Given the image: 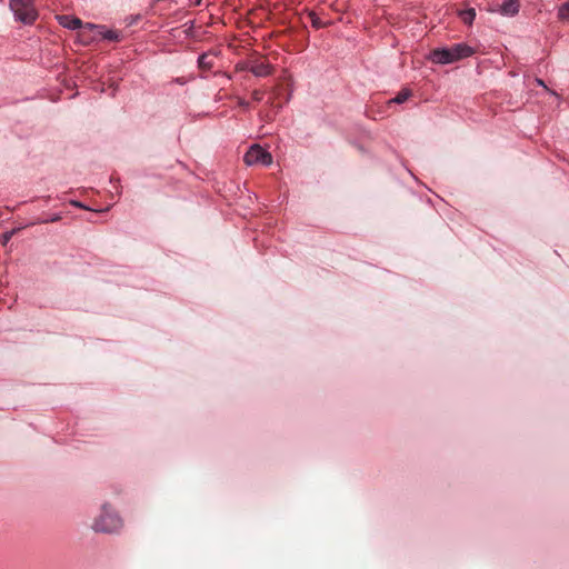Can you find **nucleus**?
Here are the masks:
<instances>
[{
	"label": "nucleus",
	"instance_id": "9d476101",
	"mask_svg": "<svg viewBox=\"0 0 569 569\" xmlns=\"http://www.w3.org/2000/svg\"><path fill=\"white\" fill-rule=\"evenodd\" d=\"M410 96H411V91L409 89L405 88L398 92V94L391 100V102H395L398 104L403 103L405 101H407L409 99Z\"/></svg>",
	"mask_w": 569,
	"mask_h": 569
},
{
	"label": "nucleus",
	"instance_id": "f257e3e1",
	"mask_svg": "<svg viewBox=\"0 0 569 569\" xmlns=\"http://www.w3.org/2000/svg\"><path fill=\"white\" fill-rule=\"evenodd\" d=\"M475 49L467 43H456L451 47L437 48L431 51L430 59L437 64H449L471 57Z\"/></svg>",
	"mask_w": 569,
	"mask_h": 569
},
{
	"label": "nucleus",
	"instance_id": "39448f33",
	"mask_svg": "<svg viewBox=\"0 0 569 569\" xmlns=\"http://www.w3.org/2000/svg\"><path fill=\"white\" fill-rule=\"evenodd\" d=\"M250 72L257 78H266L273 72V67L262 59H252Z\"/></svg>",
	"mask_w": 569,
	"mask_h": 569
},
{
	"label": "nucleus",
	"instance_id": "aec40b11",
	"mask_svg": "<svg viewBox=\"0 0 569 569\" xmlns=\"http://www.w3.org/2000/svg\"><path fill=\"white\" fill-rule=\"evenodd\" d=\"M87 26H88L89 28H94V27H96V26H94V24H92V23H88Z\"/></svg>",
	"mask_w": 569,
	"mask_h": 569
},
{
	"label": "nucleus",
	"instance_id": "2eb2a0df",
	"mask_svg": "<svg viewBox=\"0 0 569 569\" xmlns=\"http://www.w3.org/2000/svg\"><path fill=\"white\" fill-rule=\"evenodd\" d=\"M251 97H252V100L256 101V102H260L263 100V97H264V91L263 90H260V89H254L252 92H251Z\"/></svg>",
	"mask_w": 569,
	"mask_h": 569
},
{
	"label": "nucleus",
	"instance_id": "9b49d317",
	"mask_svg": "<svg viewBox=\"0 0 569 569\" xmlns=\"http://www.w3.org/2000/svg\"><path fill=\"white\" fill-rule=\"evenodd\" d=\"M198 66L202 69H210L212 67V62L209 59V54L202 53L198 58Z\"/></svg>",
	"mask_w": 569,
	"mask_h": 569
},
{
	"label": "nucleus",
	"instance_id": "ddd939ff",
	"mask_svg": "<svg viewBox=\"0 0 569 569\" xmlns=\"http://www.w3.org/2000/svg\"><path fill=\"white\" fill-rule=\"evenodd\" d=\"M252 64V59L250 60H246V61H240L236 64V70L237 71H249L250 72V67Z\"/></svg>",
	"mask_w": 569,
	"mask_h": 569
},
{
	"label": "nucleus",
	"instance_id": "423d86ee",
	"mask_svg": "<svg viewBox=\"0 0 569 569\" xmlns=\"http://www.w3.org/2000/svg\"><path fill=\"white\" fill-rule=\"evenodd\" d=\"M60 26L69 30H78L82 27V21L70 14H62L57 17Z\"/></svg>",
	"mask_w": 569,
	"mask_h": 569
},
{
	"label": "nucleus",
	"instance_id": "7ed1b4c3",
	"mask_svg": "<svg viewBox=\"0 0 569 569\" xmlns=\"http://www.w3.org/2000/svg\"><path fill=\"white\" fill-rule=\"evenodd\" d=\"M122 527V520L111 510L108 505L102 507L101 515L93 522V530L97 532L112 533Z\"/></svg>",
	"mask_w": 569,
	"mask_h": 569
},
{
	"label": "nucleus",
	"instance_id": "0eeeda50",
	"mask_svg": "<svg viewBox=\"0 0 569 569\" xmlns=\"http://www.w3.org/2000/svg\"><path fill=\"white\" fill-rule=\"evenodd\" d=\"M519 12L518 0H503L500 6V13L508 17H513Z\"/></svg>",
	"mask_w": 569,
	"mask_h": 569
},
{
	"label": "nucleus",
	"instance_id": "f03ea898",
	"mask_svg": "<svg viewBox=\"0 0 569 569\" xmlns=\"http://www.w3.org/2000/svg\"><path fill=\"white\" fill-rule=\"evenodd\" d=\"M9 7L14 19L23 24H33L38 19L33 0H9Z\"/></svg>",
	"mask_w": 569,
	"mask_h": 569
},
{
	"label": "nucleus",
	"instance_id": "4468645a",
	"mask_svg": "<svg viewBox=\"0 0 569 569\" xmlns=\"http://www.w3.org/2000/svg\"><path fill=\"white\" fill-rule=\"evenodd\" d=\"M559 17L562 19H569V0L560 7Z\"/></svg>",
	"mask_w": 569,
	"mask_h": 569
},
{
	"label": "nucleus",
	"instance_id": "f3484780",
	"mask_svg": "<svg viewBox=\"0 0 569 569\" xmlns=\"http://www.w3.org/2000/svg\"><path fill=\"white\" fill-rule=\"evenodd\" d=\"M237 103L239 107L243 108L244 110H248L250 108V103L244 100L243 98H238Z\"/></svg>",
	"mask_w": 569,
	"mask_h": 569
},
{
	"label": "nucleus",
	"instance_id": "1a4fd4ad",
	"mask_svg": "<svg viewBox=\"0 0 569 569\" xmlns=\"http://www.w3.org/2000/svg\"><path fill=\"white\" fill-rule=\"evenodd\" d=\"M459 16L466 24H471L476 18V10L473 8L461 10Z\"/></svg>",
	"mask_w": 569,
	"mask_h": 569
},
{
	"label": "nucleus",
	"instance_id": "f8f14e48",
	"mask_svg": "<svg viewBox=\"0 0 569 569\" xmlns=\"http://www.w3.org/2000/svg\"><path fill=\"white\" fill-rule=\"evenodd\" d=\"M309 17H310L311 26L315 29H321V28L326 27V23L317 16L316 12H310Z\"/></svg>",
	"mask_w": 569,
	"mask_h": 569
},
{
	"label": "nucleus",
	"instance_id": "6e6552de",
	"mask_svg": "<svg viewBox=\"0 0 569 569\" xmlns=\"http://www.w3.org/2000/svg\"><path fill=\"white\" fill-rule=\"evenodd\" d=\"M100 34L104 40H108V41H120L122 39L120 32L117 30H112V29H103L100 32Z\"/></svg>",
	"mask_w": 569,
	"mask_h": 569
},
{
	"label": "nucleus",
	"instance_id": "dca6fc26",
	"mask_svg": "<svg viewBox=\"0 0 569 569\" xmlns=\"http://www.w3.org/2000/svg\"><path fill=\"white\" fill-rule=\"evenodd\" d=\"M61 220V214L60 213H54L48 218H44V219H41L39 222L40 223H50V222H57Z\"/></svg>",
	"mask_w": 569,
	"mask_h": 569
},
{
	"label": "nucleus",
	"instance_id": "20e7f679",
	"mask_svg": "<svg viewBox=\"0 0 569 569\" xmlns=\"http://www.w3.org/2000/svg\"><path fill=\"white\" fill-rule=\"evenodd\" d=\"M243 160L248 166L261 164L268 167L272 163V156L259 144H253L244 153Z\"/></svg>",
	"mask_w": 569,
	"mask_h": 569
},
{
	"label": "nucleus",
	"instance_id": "6ab92c4d",
	"mask_svg": "<svg viewBox=\"0 0 569 569\" xmlns=\"http://www.w3.org/2000/svg\"><path fill=\"white\" fill-rule=\"evenodd\" d=\"M12 234H13V231L6 232V233L3 234V242H4V243H6V242H8V241L11 239Z\"/></svg>",
	"mask_w": 569,
	"mask_h": 569
},
{
	"label": "nucleus",
	"instance_id": "a211bd4d",
	"mask_svg": "<svg viewBox=\"0 0 569 569\" xmlns=\"http://www.w3.org/2000/svg\"><path fill=\"white\" fill-rule=\"evenodd\" d=\"M70 204L76 207V208H80V209H86V210L89 209L87 206H84L82 202H80L78 200H71Z\"/></svg>",
	"mask_w": 569,
	"mask_h": 569
}]
</instances>
